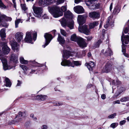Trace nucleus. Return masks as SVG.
Instances as JSON below:
<instances>
[{"label":"nucleus","instance_id":"nucleus-1","mask_svg":"<svg viewBox=\"0 0 129 129\" xmlns=\"http://www.w3.org/2000/svg\"><path fill=\"white\" fill-rule=\"evenodd\" d=\"M71 52L67 50L63 51V53L62 57L63 59H62V61L61 62V64L63 66H67L74 67V65L69 60L66 59L68 58L70 56H72Z\"/></svg>","mask_w":129,"mask_h":129},{"label":"nucleus","instance_id":"nucleus-2","mask_svg":"<svg viewBox=\"0 0 129 129\" xmlns=\"http://www.w3.org/2000/svg\"><path fill=\"white\" fill-rule=\"evenodd\" d=\"M71 39L72 41L77 42L79 46L81 48H83L87 46L85 40L81 37L77 36L75 34L71 36Z\"/></svg>","mask_w":129,"mask_h":129},{"label":"nucleus","instance_id":"nucleus-3","mask_svg":"<svg viewBox=\"0 0 129 129\" xmlns=\"http://www.w3.org/2000/svg\"><path fill=\"white\" fill-rule=\"evenodd\" d=\"M48 9L49 11L54 17L57 18L63 15V13L60 11L59 7L54 6L49 7Z\"/></svg>","mask_w":129,"mask_h":129},{"label":"nucleus","instance_id":"nucleus-4","mask_svg":"<svg viewBox=\"0 0 129 129\" xmlns=\"http://www.w3.org/2000/svg\"><path fill=\"white\" fill-rule=\"evenodd\" d=\"M26 37L24 40L25 42L27 43H30L32 40L31 35H33V39L35 41L36 39L37 33L35 31H31L30 32H27L26 33Z\"/></svg>","mask_w":129,"mask_h":129},{"label":"nucleus","instance_id":"nucleus-5","mask_svg":"<svg viewBox=\"0 0 129 129\" xmlns=\"http://www.w3.org/2000/svg\"><path fill=\"white\" fill-rule=\"evenodd\" d=\"M96 0H93L92 1H87L86 4L91 9L95 10L100 8V5L99 3H95Z\"/></svg>","mask_w":129,"mask_h":129},{"label":"nucleus","instance_id":"nucleus-6","mask_svg":"<svg viewBox=\"0 0 129 129\" xmlns=\"http://www.w3.org/2000/svg\"><path fill=\"white\" fill-rule=\"evenodd\" d=\"M61 23L62 25L63 26H65L67 25L69 27L70 29H73L74 27V21L71 19H70L69 22L67 23V22L66 19L64 18H63L59 20Z\"/></svg>","mask_w":129,"mask_h":129},{"label":"nucleus","instance_id":"nucleus-7","mask_svg":"<svg viewBox=\"0 0 129 129\" xmlns=\"http://www.w3.org/2000/svg\"><path fill=\"white\" fill-rule=\"evenodd\" d=\"M33 8L34 12V15L38 18L41 17L43 12L42 8L34 6H33Z\"/></svg>","mask_w":129,"mask_h":129},{"label":"nucleus","instance_id":"nucleus-8","mask_svg":"<svg viewBox=\"0 0 129 129\" xmlns=\"http://www.w3.org/2000/svg\"><path fill=\"white\" fill-rule=\"evenodd\" d=\"M78 30L80 32L83 33L86 35H89L90 34V29H88L87 26L85 25L81 27L79 26Z\"/></svg>","mask_w":129,"mask_h":129},{"label":"nucleus","instance_id":"nucleus-9","mask_svg":"<svg viewBox=\"0 0 129 129\" xmlns=\"http://www.w3.org/2000/svg\"><path fill=\"white\" fill-rule=\"evenodd\" d=\"M44 37L45 39L46 43L44 45L42 46L44 48H45L46 46L48 44L52 39V35L47 33L45 34Z\"/></svg>","mask_w":129,"mask_h":129},{"label":"nucleus","instance_id":"nucleus-10","mask_svg":"<svg viewBox=\"0 0 129 129\" xmlns=\"http://www.w3.org/2000/svg\"><path fill=\"white\" fill-rule=\"evenodd\" d=\"M3 51L5 54H7L10 51V49L7 45V43L6 42H3Z\"/></svg>","mask_w":129,"mask_h":129},{"label":"nucleus","instance_id":"nucleus-11","mask_svg":"<svg viewBox=\"0 0 129 129\" xmlns=\"http://www.w3.org/2000/svg\"><path fill=\"white\" fill-rule=\"evenodd\" d=\"M74 11L78 14L82 13L84 12V9L82 7L78 6L74 7Z\"/></svg>","mask_w":129,"mask_h":129},{"label":"nucleus","instance_id":"nucleus-12","mask_svg":"<svg viewBox=\"0 0 129 129\" xmlns=\"http://www.w3.org/2000/svg\"><path fill=\"white\" fill-rule=\"evenodd\" d=\"M89 15L90 17L93 19L98 18L100 16L99 13L95 11L90 13L89 14Z\"/></svg>","mask_w":129,"mask_h":129},{"label":"nucleus","instance_id":"nucleus-13","mask_svg":"<svg viewBox=\"0 0 129 129\" xmlns=\"http://www.w3.org/2000/svg\"><path fill=\"white\" fill-rule=\"evenodd\" d=\"M85 17L83 15H79L78 16V20L79 25H82L84 23L85 21Z\"/></svg>","mask_w":129,"mask_h":129},{"label":"nucleus","instance_id":"nucleus-14","mask_svg":"<svg viewBox=\"0 0 129 129\" xmlns=\"http://www.w3.org/2000/svg\"><path fill=\"white\" fill-rule=\"evenodd\" d=\"M23 34L21 32H17L15 35V38L18 42H20L23 38Z\"/></svg>","mask_w":129,"mask_h":129},{"label":"nucleus","instance_id":"nucleus-15","mask_svg":"<svg viewBox=\"0 0 129 129\" xmlns=\"http://www.w3.org/2000/svg\"><path fill=\"white\" fill-rule=\"evenodd\" d=\"M124 34L123 33L121 37V40L122 42L123 45H124L123 43L125 44H127L129 42V36L128 35L125 36H124Z\"/></svg>","mask_w":129,"mask_h":129},{"label":"nucleus","instance_id":"nucleus-16","mask_svg":"<svg viewBox=\"0 0 129 129\" xmlns=\"http://www.w3.org/2000/svg\"><path fill=\"white\" fill-rule=\"evenodd\" d=\"M112 65L110 63H107L105 65V68L103 69L104 72L107 73L112 70Z\"/></svg>","mask_w":129,"mask_h":129},{"label":"nucleus","instance_id":"nucleus-17","mask_svg":"<svg viewBox=\"0 0 129 129\" xmlns=\"http://www.w3.org/2000/svg\"><path fill=\"white\" fill-rule=\"evenodd\" d=\"M90 71H92L93 68L95 66V64L93 62L90 61L88 63H86L85 64Z\"/></svg>","mask_w":129,"mask_h":129},{"label":"nucleus","instance_id":"nucleus-18","mask_svg":"<svg viewBox=\"0 0 129 129\" xmlns=\"http://www.w3.org/2000/svg\"><path fill=\"white\" fill-rule=\"evenodd\" d=\"M12 48L14 51L16 50L17 51L18 50L19 45H18L17 43L15 42H13L11 44Z\"/></svg>","mask_w":129,"mask_h":129},{"label":"nucleus","instance_id":"nucleus-19","mask_svg":"<svg viewBox=\"0 0 129 129\" xmlns=\"http://www.w3.org/2000/svg\"><path fill=\"white\" fill-rule=\"evenodd\" d=\"M1 16L0 17V23L2 21V20H7L11 21V18L9 17H7L5 15H1Z\"/></svg>","mask_w":129,"mask_h":129},{"label":"nucleus","instance_id":"nucleus-20","mask_svg":"<svg viewBox=\"0 0 129 129\" xmlns=\"http://www.w3.org/2000/svg\"><path fill=\"white\" fill-rule=\"evenodd\" d=\"M57 40L60 44H63L65 42L64 38L61 36L59 34H58Z\"/></svg>","mask_w":129,"mask_h":129},{"label":"nucleus","instance_id":"nucleus-21","mask_svg":"<svg viewBox=\"0 0 129 129\" xmlns=\"http://www.w3.org/2000/svg\"><path fill=\"white\" fill-rule=\"evenodd\" d=\"M113 54L112 51L109 48H107L104 53V55L107 56H110Z\"/></svg>","mask_w":129,"mask_h":129},{"label":"nucleus","instance_id":"nucleus-22","mask_svg":"<svg viewBox=\"0 0 129 129\" xmlns=\"http://www.w3.org/2000/svg\"><path fill=\"white\" fill-rule=\"evenodd\" d=\"M11 61L15 63H17L18 61V56L14 54H12L11 55L10 58Z\"/></svg>","mask_w":129,"mask_h":129},{"label":"nucleus","instance_id":"nucleus-23","mask_svg":"<svg viewBox=\"0 0 129 129\" xmlns=\"http://www.w3.org/2000/svg\"><path fill=\"white\" fill-rule=\"evenodd\" d=\"M47 97V96L45 95H38L36 96V99L38 101H44L45 100Z\"/></svg>","mask_w":129,"mask_h":129},{"label":"nucleus","instance_id":"nucleus-24","mask_svg":"<svg viewBox=\"0 0 129 129\" xmlns=\"http://www.w3.org/2000/svg\"><path fill=\"white\" fill-rule=\"evenodd\" d=\"M0 35L1 38L2 40L4 41L6 37V34L5 33V29L4 28L2 29L0 31Z\"/></svg>","mask_w":129,"mask_h":129},{"label":"nucleus","instance_id":"nucleus-25","mask_svg":"<svg viewBox=\"0 0 129 129\" xmlns=\"http://www.w3.org/2000/svg\"><path fill=\"white\" fill-rule=\"evenodd\" d=\"M0 59L1 60L3 65L7 64V60L4 57V55L1 53H0Z\"/></svg>","mask_w":129,"mask_h":129},{"label":"nucleus","instance_id":"nucleus-26","mask_svg":"<svg viewBox=\"0 0 129 129\" xmlns=\"http://www.w3.org/2000/svg\"><path fill=\"white\" fill-rule=\"evenodd\" d=\"M111 20V18L110 17H109L108 18V20H107L106 24L105 25L104 27L105 28H107L108 26H109L110 24V23L109 22ZM113 23H112L110 24V25L112 26H113Z\"/></svg>","mask_w":129,"mask_h":129},{"label":"nucleus","instance_id":"nucleus-27","mask_svg":"<svg viewBox=\"0 0 129 129\" xmlns=\"http://www.w3.org/2000/svg\"><path fill=\"white\" fill-rule=\"evenodd\" d=\"M98 21H94L90 23L89 25L90 29L93 28L97 26L99 24Z\"/></svg>","mask_w":129,"mask_h":129},{"label":"nucleus","instance_id":"nucleus-28","mask_svg":"<svg viewBox=\"0 0 129 129\" xmlns=\"http://www.w3.org/2000/svg\"><path fill=\"white\" fill-rule=\"evenodd\" d=\"M64 16L66 18H71L72 17V14L70 11H68L64 13Z\"/></svg>","mask_w":129,"mask_h":129},{"label":"nucleus","instance_id":"nucleus-29","mask_svg":"<svg viewBox=\"0 0 129 129\" xmlns=\"http://www.w3.org/2000/svg\"><path fill=\"white\" fill-rule=\"evenodd\" d=\"M103 40V39H102ZM102 40H99L98 41L94 44V45L93 47V48L94 49L98 47H99L100 44L102 42Z\"/></svg>","mask_w":129,"mask_h":129},{"label":"nucleus","instance_id":"nucleus-30","mask_svg":"<svg viewBox=\"0 0 129 129\" xmlns=\"http://www.w3.org/2000/svg\"><path fill=\"white\" fill-rule=\"evenodd\" d=\"M5 81L6 82V86L10 87L11 85V83L9 79L7 78H6Z\"/></svg>","mask_w":129,"mask_h":129},{"label":"nucleus","instance_id":"nucleus-31","mask_svg":"<svg viewBox=\"0 0 129 129\" xmlns=\"http://www.w3.org/2000/svg\"><path fill=\"white\" fill-rule=\"evenodd\" d=\"M120 11V7L118 6H117L114 8L113 11V13L114 14H117Z\"/></svg>","mask_w":129,"mask_h":129},{"label":"nucleus","instance_id":"nucleus-32","mask_svg":"<svg viewBox=\"0 0 129 129\" xmlns=\"http://www.w3.org/2000/svg\"><path fill=\"white\" fill-rule=\"evenodd\" d=\"M22 21L21 19H18L16 20L15 21V27H18V25L19 23L20 22L22 23Z\"/></svg>","mask_w":129,"mask_h":129},{"label":"nucleus","instance_id":"nucleus-33","mask_svg":"<svg viewBox=\"0 0 129 129\" xmlns=\"http://www.w3.org/2000/svg\"><path fill=\"white\" fill-rule=\"evenodd\" d=\"M20 62L22 64H26L28 63V61L27 60H25L24 58L21 57L20 58Z\"/></svg>","mask_w":129,"mask_h":129},{"label":"nucleus","instance_id":"nucleus-34","mask_svg":"<svg viewBox=\"0 0 129 129\" xmlns=\"http://www.w3.org/2000/svg\"><path fill=\"white\" fill-rule=\"evenodd\" d=\"M72 63L75 66H77L81 65L80 62L79 61H73L72 62Z\"/></svg>","mask_w":129,"mask_h":129},{"label":"nucleus","instance_id":"nucleus-35","mask_svg":"<svg viewBox=\"0 0 129 129\" xmlns=\"http://www.w3.org/2000/svg\"><path fill=\"white\" fill-rule=\"evenodd\" d=\"M129 98L128 97H124L121 99L120 101L122 102H125L129 101Z\"/></svg>","mask_w":129,"mask_h":129},{"label":"nucleus","instance_id":"nucleus-36","mask_svg":"<svg viewBox=\"0 0 129 129\" xmlns=\"http://www.w3.org/2000/svg\"><path fill=\"white\" fill-rule=\"evenodd\" d=\"M86 51L85 50H83L82 51L81 53L78 56V57L81 58L85 56L86 55Z\"/></svg>","mask_w":129,"mask_h":129},{"label":"nucleus","instance_id":"nucleus-37","mask_svg":"<svg viewBox=\"0 0 129 129\" xmlns=\"http://www.w3.org/2000/svg\"><path fill=\"white\" fill-rule=\"evenodd\" d=\"M60 33L61 34L65 37H66L67 34L66 31L63 29H60Z\"/></svg>","mask_w":129,"mask_h":129},{"label":"nucleus","instance_id":"nucleus-38","mask_svg":"<svg viewBox=\"0 0 129 129\" xmlns=\"http://www.w3.org/2000/svg\"><path fill=\"white\" fill-rule=\"evenodd\" d=\"M20 67L25 72L28 69L27 67L24 65L21 64L20 65Z\"/></svg>","mask_w":129,"mask_h":129},{"label":"nucleus","instance_id":"nucleus-39","mask_svg":"<svg viewBox=\"0 0 129 129\" xmlns=\"http://www.w3.org/2000/svg\"><path fill=\"white\" fill-rule=\"evenodd\" d=\"M118 125V123L117 122L112 123L110 125L111 127L113 128H115Z\"/></svg>","mask_w":129,"mask_h":129},{"label":"nucleus","instance_id":"nucleus-40","mask_svg":"<svg viewBox=\"0 0 129 129\" xmlns=\"http://www.w3.org/2000/svg\"><path fill=\"white\" fill-rule=\"evenodd\" d=\"M64 0H57L56 1V4L58 5L64 3Z\"/></svg>","mask_w":129,"mask_h":129},{"label":"nucleus","instance_id":"nucleus-41","mask_svg":"<svg viewBox=\"0 0 129 129\" xmlns=\"http://www.w3.org/2000/svg\"><path fill=\"white\" fill-rule=\"evenodd\" d=\"M52 0H45L44 1V5H48L49 4L51 1Z\"/></svg>","mask_w":129,"mask_h":129},{"label":"nucleus","instance_id":"nucleus-42","mask_svg":"<svg viewBox=\"0 0 129 129\" xmlns=\"http://www.w3.org/2000/svg\"><path fill=\"white\" fill-rule=\"evenodd\" d=\"M0 7L2 8H6V6L3 4L1 0H0Z\"/></svg>","mask_w":129,"mask_h":129},{"label":"nucleus","instance_id":"nucleus-43","mask_svg":"<svg viewBox=\"0 0 129 129\" xmlns=\"http://www.w3.org/2000/svg\"><path fill=\"white\" fill-rule=\"evenodd\" d=\"M22 9L24 11H26L27 9L26 5L25 4H21Z\"/></svg>","mask_w":129,"mask_h":129},{"label":"nucleus","instance_id":"nucleus-44","mask_svg":"<svg viewBox=\"0 0 129 129\" xmlns=\"http://www.w3.org/2000/svg\"><path fill=\"white\" fill-rule=\"evenodd\" d=\"M116 115V114L114 113L113 114H112L109 116L108 117L109 118H113Z\"/></svg>","mask_w":129,"mask_h":129},{"label":"nucleus","instance_id":"nucleus-45","mask_svg":"<svg viewBox=\"0 0 129 129\" xmlns=\"http://www.w3.org/2000/svg\"><path fill=\"white\" fill-rule=\"evenodd\" d=\"M67 8L66 6H63L61 7V10L63 12H64L66 11Z\"/></svg>","mask_w":129,"mask_h":129},{"label":"nucleus","instance_id":"nucleus-46","mask_svg":"<svg viewBox=\"0 0 129 129\" xmlns=\"http://www.w3.org/2000/svg\"><path fill=\"white\" fill-rule=\"evenodd\" d=\"M63 104V103H62L60 102H56L54 104V105L56 106H58L61 105Z\"/></svg>","mask_w":129,"mask_h":129},{"label":"nucleus","instance_id":"nucleus-47","mask_svg":"<svg viewBox=\"0 0 129 129\" xmlns=\"http://www.w3.org/2000/svg\"><path fill=\"white\" fill-rule=\"evenodd\" d=\"M123 45H122V52L123 53V54H124L125 52V48L123 46Z\"/></svg>","mask_w":129,"mask_h":129},{"label":"nucleus","instance_id":"nucleus-48","mask_svg":"<svg viewBox=\"0 0 129 129\" xmlns=\"http://www.w3.org/2000/svg\"><path fill=\"white\" fill-rule=\"evenodd\" d=\"M3 66L4 70H6L8 69L7 64H3Z\"/></svg>","mask_w":129,"mask_h":129},{"label":"nucleus","instance_id":"nucleus-49","mask_svg":"<svg viewBox=\"0 0 129 129\" xmlns=\"http://www.w3.org/2000/svg\"><path fill=\"white\" fill-rule=\"evenodd\" d=\"M24 113H22L21 112H20L19 113V115L20 117H21L24 115H25Z\"/></svg>","mask_w":129,"mask_h":129},{"label":"nucleus","instance_id":"nucleus-50","mask_svg":"<svg viewBox=\"0 0 129 129\" xmlns=\"http://www.w3.org/2000/svg\"><path fill=\"white\" fill-rule=\"evenodd\" d=\"M86 38L87 40L88 41H89L91 40L93 38L92 36H90L87 37Z\"/></svg>","mask_w":129,"mask_h":129},{"label":"nucleus","instance_id":"nucleus-51","mask_svg":"<svg viewBox=\"0 0 129 129\" xmlns=\"http://www.w3.org/2000/svg\"><path fill=\"white\" fill-rule=\"evenodd\" d=\"M126 122L125 120H123L122 121H121L119 122V124L120 125H122L124 124Z\"/></svg>","mask_w":129,"mask_h":129},{"label":"nucleus","instance_id":"nucleus-52","mask_svg":"<svg viewBox=\"0 0 129 129\" xmlns=\"http://www.w3.org/2000/svg\"><path fill=\"white\" fill-rule=\"evenodd\" d=\"M18 83L16 85V86H20L21 84L22 83V82L21 81L18 80Z\"/></svg>","mask_w":129,"mask_h":129},{"label":"nucleus","instance_id":"nucleus-53","mask_svg":"<svg viewBox=\"0 0 129 129\" xmlns=\"http://www.w3.org/2000/svg\"><path fill=\"white\" fill-rule=\"evenodd\" d=\"M101 98L102 99H105L106 98V95L104 94H102L101 96Z\"/></svg>","mask_w":129,"mask_h":129},{"label":"nucleus","instance_id":"nucleus-54","mask_svg":"<svg viewBox=\"0 0 129 129\" xmlns=\"http://www.w3.org/2000/svg\"><path fill=\"white\" fill-rule=\"evenodd\" d=\"M43 0H39L38 2L39 4V5H42V4Z\"/></svg>","mask_w":129,"mask_h":129},{"label":"nucleus","instance_id":"nucleus-55","mask_svg":"<svg viewBox=\"0 0 129 129\" xmlns=\"http://www.w3.org/2000/svg\"><path fill=\"white\" fill-rule=\"evenodd\" d=\"M42 17L44 19H48L49 18L48 16H47L45 14Z\"/></svg>","mask_w":129,"mask_h":129},{"label":"nucleus","instance_id":"nucleus-56","mask_svg":"<svg viewBox=\"0 0 129 129\" xmlns=\"http://www.w3.org/2000/svg\"><path fill=\"white\" fill-rule=\"evenodd\" d=\"M128 31V29L127 28H126L124 30V32L125 33H127Z\"/></svg>","mask_w":129,"mask_h":129},{"label":"nucleus","instance_id":"nucleus-57","mask_svg":"<svg viewBox=\"0 0 129 129\" xmlns=\"http://www.w3.org/2000/svg\"><path fill=\"white\" fill-rule=\"evenodd\" d=\"M121 93V92H120V93H119V92L117 93V92L116 93H115V94H114V95L116 97H117Z\"/></svg>","mask_w":129,"mask_h":129},{"label":"nucleus","instance_id":"nucleus-58","mask_svg":"<svg viewBox=\"0 0 129 129\" xmlns=\"http://www.w3.org/2000/svg\"><path fill=\"white\" fill-rule=\"evenodd\" d=\"M81 0H75V3L76 4H78L81 2Z\"/></svg>","mask_w":129,"mask_h":129},{"label":"nucleus","instance_id":"nucleus-59","mask_svg":"<svg viewBox=\"0 0 129 129\" xmlns=\"http://www.w3.org/2000/svg\"><path fill=\"white\" fill-rule=\"evenodd\" d=\"M14 4V6L15 8H16V3L15 2V0H12Z\"/></svg>","mask_w":129,"mask_h":129},{"label":"nucleus","instance_id":"nucleus-60","mask_svg":"<svg viewBox=\"0 0 129 129\" xmlns=\"http://www.w3.org/2000/svg\"><path fill=\"white\" fill-rule=\"evenodd\" d=\"M112 5H113V4L112 3L110 5V10L111 11L112 9Z\"/></svg>","mask_w":129,"mask_h":129},{"label":"nucleus","instance_id":"nucleus-61","mask_svg":"<svg viewBox=\"0 0 129 129\" xmlns=\"http://www.w3.org/2000/svg\"><path fill=\"white\" fill-rule=\"evenodd\" d=\"M115 104H120V101L119 100H117L115 102Z\"/></svg>","mask_w":129,"mask_h":129},{"label":"nucleus","instance_id":"nucleus-62","mask_svg":"<svg viewBox=\"0 0 129 129\" xmlns=\"http://www.w3.org/2000/svg\"><path fill=\"white\" fill-rule=\"evenodd\" d=\"M47 128V126L46 125H43L42 129H46Z\"/></svg>","mask_w":129,"mask_h":129},{"label":"nucleus","instance_id":"nucleus-63","mask_svg":"<svg viewBox=\"0 0 129 129\" xmlns=\"http://www.w3.org/2000/svg\"><path fill=\"white\" fill-rule=\"evenodd\" d=\"M31 61L32 62V63L33 64H38L35 61Z\"/></svg>","mask_w":129,"mask_h":129},{"label":"nucleus","instance_id":"nucleus-64","mask_svg":"<svg viewBox=\"0 0 129 129\" xmlns=\"http://www.w3.org/2000/svg\"><path fill=\"white\" fill-rule=\"evenodd\" d=\"M87 55L88 57H90L91 56V54L90 52H89L88 53Z\"/></svg>","mask_w":129,"mask_h":129}]
</instances>
